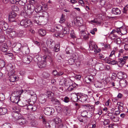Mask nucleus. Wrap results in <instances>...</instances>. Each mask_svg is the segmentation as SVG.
Returning <instances> with one entry per match:
<instances>
[{
  "label": "nucleus",
  "mask_w": 128,
  "mask_h": 128,
  "mask_svg": "<svg viewBox=\"0 0 128 128\" xmlns=\"http://www.w3.org/2000/svg\"><path fill=\"white\" fill-rule=\"evenodd\" d=\"M128 58V56H123L122 58H121L118 59V62L114 60H108L107 61V62L109 64H111L114 65L117 64L119 67H121L124 64H125L126 60Z\"/></svg>",
  "instance_id": "obj_1"
},
{
  "label": "nucleus",
  "mask_w": 128,
  "mask_h": 128,
  "mask_svg": "<svg viewBox=\"0 0 128 128\" xmlns=\"http://www.w3.org/2000/svg\"><path fill=\"white\" fill-rule=\"evenodd\" d=\"M79 100L83 103H88V96L87 95L82 93H79L78 96Z\"/></svg>",
  "instance_id": "obj_2"
},
{
  "label": "nucleus",
  "mask_w": 128,
  "mask_h": 128,
  "mask_svg": "<svg viewBox=\"0 0 128 128\" xmlns=\"http://www.w3.org/2000/svg\"><path fill=\"white\" fill-rule=\"evenodd\" d=\"M98 48L97 46L92 41H90L89 43V50L91 52H95Z\"/></svg>",
  "instance_id": "obj_3"
},
{
  "label": "nucleus",
  "mask_w": 128,
  "mask_h": 128,
  "mask_svg": "<svg viewBox=\"0 0 128 128\" xmlns=\"http://www.w3.org/2000/svg\"><path fill=\"white\" fill-rule=\"evenodd\" d=\"M20 23L21 26L26 28L32 24V22L29 20L22 19L20 21Z\"/></svg>",
  "instance_id": "obj_4"
},
{
  "label": "nucleus",
  "mask_w": 128,
  "mask_h": 128,
  "mask_svg": "<svg viewBox=\"0 0 128 128\" xmlns=\"http://www.w3.org/2000/svg\"><path fill=\"white\" fill-rule=\"evenodd\" d=\"M62 82L65 86H67L72 85V81L70 80L68 78L62 80L60 82V83L62 85L63 84H62Z\"/></svg>",
  "instance_id": "obj_5"
},
{
  "label": "nucleus",
  "mask_w": 128,
  "mask_h": 128,
  "mask_svg": "<svg viewBox=\"0 0 128 128\" xmlns=\"http://www.w3.org/2000/svg\"><path fill=\"white\" fill-rule=\"evenodd\" d=\"M16 14L14 12H11L8 15V20L10 22H16Z\"/></svg>",
  "instance_id": "obj_6"
},
{
  "label": "nucleus",
  "mask_w": 128,
  "mask_h": 128,
  "mask_svg": "<svg viewBox=\"0 0 128 128\" xmlns=\"http://www.w3.org/2000/svg\"><path fill=\"white\" fill-rule=\"evenodd\" d=\"M54 112V110L52 108L46 107L44 109V112L46 115L50 116Z\"/></svg>",
  "instance_id": "obj_7"
},
{
  "label": "nucleus",
  "mask_w": 128,
  "mask_h": 128,
  "mask_svg": "<svg viewBox=\"0 0 128 128\" xmlns=\"http://www.w3.org/2000/svg\"><path fill=\"white\" fill-rule=\"evenodd\" d=\"M46 44L48 47L50 48H53L56 44L55 41L51 39L47 40Z\"/></svg>",
  "instance_id": "obj_8"
},
{
  "label": "nucleus",
  "mask_w": 128,
  "mask_h": 128,
  "mask_svg": "<svg viewBox=\"0 0 128 128\" xmlns=\"http://www.w3.org/2000/svg\"><path fill=\"white\" fill-rule=\"evenodd\" d=\"M6 68L7 71H10V73H13V74L15 72V71L14 70L15 69V67L14 64L9 63L7 65Z\"/></svg>",
  "instance_id": "obj_9"
},
{
  "label": "nucleus",
  "mask_w": 128,
  "mask_h": 128,
  "mask_svg": "<svg viewBox=\"0 0 128 128\" xmlns=\"http://www.w3.org/2000/svg\"><path fill=\"white\" fill-rule=\"evenodd\" d=\"M21 44L20 43L17 44L13 48L14 52L16 53H19L21 50Z\"/></svg>",
  "instance_id": "obj_10"
},
{
  "label": "nucleus",
  "mask_w": 128,
  "mask_h": 128,
  "mask_svg": "<svg viewBox=\"0 0 128 128\" xmlns=\"http://www.w3.org/2000/svg\"><path fill=\"white\" fill-rule=\"evenodd\" d=\"M80 36L81 37L83 38L84 40H87L89 38V35H90L88 32H86L84 30H81L80 31Z\"/></svg>",
  "instance_id": "obj_11"
},
{
  "label": "nucleus",
  "mask_w": 128,
  "mask_h": 128,
  "mask_svg": "<svg viewBox=\"0 0 128 128\" xmlns=\"http://www.w3.org/2000/svg\"><path fill=\"white\" fill-rule=\"evenodd\" d=\"M30 57L26 55L22 57V60L23 62L26 64H29L30 61L31 59H30Z\"/></svg>",
  "instance_id": "obj_12"
},
{
  "label": "nucleus",
  "mask_w": 128,
  "mask_h": 128,
  "mask_svg": "<svg viewBox=\"0 0 128 128\" xmlns=\"http://www.w3.org/2000/svg\"><path fill=\"white\" fill-rule=\"evenodd\" d=\"M10 76L9 78V80L11 82H14L15 81H16L18 80V78H17L16 75L13 73H10Z\"/></svg>",
  "instance_id": "obj_13"
},
{
  "label": "nucleus",
  "mask_w": 128,
  "mask_h": 128,
  "mask_svg": "<svg viewBox=\"0 0 128 128\" xmlns=\"http://www.w3.org/2000/svg\"><path fill=\"white\" fill-rule=\"evenodd\" d=\"M0 26L4 30H7L8 27V24L3 20L0 21Z\"/></svg>",
  "instance_id": "obj_14"
},
{
  "label": "nucleus",
  "mask_w": 128,
  "mask_h": 128,
  "mask_svg": "<svg viewBox=\"0 0 128 128\" xmlns=\"http://www.w3.org/2000/svg\"><path fill=\"white\" fill-rule=\"evenodd\" d=\"M0 49L1 50L4 52H6L8 49V47L7 44L5 43L0 44Z\"/></svg>",
  "instance_id": "obj_15"
},
{
  "label": "nucleus",
  "mask_w": 128,
  "mask_h": 128,
  "mask_svg": "<svg viewBox=\"0 0 128 128\" xmlns=\"http://www.w3.org/2000/svg\"><path fill=\"white\" fill-rule=\"evenodd\" d=\"M24 91L22 90H19L17 91H14L12 93L11 95L13 96L14 95L15 97H18V98H20V95Z\"/></svg>",
  "instance_id": "obj_16"
},
{
  "label": "nucleus",
  "mask_w": 128,
  "mask_h": 128,
  "mask_svg": "<svg viewBox=\"0 0 128 128\" xmlns=\"http://www.w3.org/2000/svg\"><path fill=\"white\" fill-rule=\"evenodd\" d=\"M54 122L56 124H60L59 126V128H62L63 125L62 124H61V119L58 118H56L54 119Z\"/></svg>",
  "instance_id": "obj_17"
},
{
  "label": "nucleus",
  "mask_w": 128,
  "mask_h": 128,
  "mask_svg": "<svg viewBox=\"0 0 128 128\" xmlns=\"http://www.w3.org/2000/svg\"><path fill=\"white\" fill-rule=\"evenodd\" d=\"M10 100L13 103L18 104V102L20 100V98L18 97H16L14 96V95L12 96L11 95L10 97Z\"/></svg>",
  "instance_id": "obj_18"
},
{
  "label": "nucleus",
  "mask_w": 128,
  "mask_h": 128,
  "mask_svg": "<svg viewBox=\"0 0 128 128\" xmlns=\"http://www.w3.org/2000/svg\"><path fill=\"white\" fill-rule=\"evenodd\" d=\"M79 93H78L76 94L72 95L71 98L72 100L75 102H78L79 100Z\"/></svg>",
  "instance_id": "obj_19"
},
{
  "label": "nucleus",
  "mask_w": 128,
  "mask_h": 128,
  "mask_svg": "<svg viewBox=\"0 0 128 128\" xmlns=\"http://www.w3.org/2000/svg\"><path fill=\"white\" fill-rule=\"evenodd\" d=\"M112 13L115 14H120L121 13L120 10L117 8H112L111 12Z\"/></svg>",
  "instance_id": "obj_20"
},
{
  "label": "nucleus",
  "mask_w": 128,
  "mask_h": 128,
  "mask_svg": "<svg viewBox=\"0 0 128 128\" xmlns=\"http://www.w3.org/2000/svg\"><path fill=\"white\" fill-rule=\"evenodd\" d=\"M44 60L39 62H38L37 64L38 67L40 68H42L45 67L46 66V62L45 61H44V58H43Z\"/></svg>",
  "instance_id": "obj_21"
},
{
  "label": "nucleus",
  "mask_w": 128,
  "mask_h": 128,
  "mask_svg": "<svg viewBox=\"0 0 128 128\" xmlns=\"http://www.w3.org/2000/svg\"><path fill=\"white\" fill-rule=\"evenodd\" d=\"M15 117L17 120V122L19 124L22 125L25 123V120L24 118H19L18 119L17 116L16 117L15 116Z\"/></svg>",
  "instance_id": "obj_22"
},
{
  "label": "nucleus",
  "mask_w": 128,
  "mask_h": 128,
  "mask_svg": "<svg viewBox=\"0 0 128 128\" xmlns=\"http://www.w3.org/2000/svg\"><path fill=\"white\" fill-rule=\"evenodd\" d=\"M119 118L116 115L114 114L113 116L110 118V120L112 121L116 122L118 121L119 120Z\"/></svg>",
  "instance_id": "obj_23"
},
{
  "label": "nucleus",
  "mask_w": 128,
  "mask_h": 128,
  "mask_svg": "<svg viewBox=\"0 0 128 128\" xmlns=\"http://www.w3.org/2000/svg\"><path fill=\"white\" fill-rule=\"evenodd\" d=\"M24 7L25 8H27V9H28L33 11H34L35 9L34 6L32 4H28L27 6H25Z\"/></svg>",
  "instance_id": "obj_24"
},
{
  "label": "nucleus",
  "mask_w": 128,
  "mask_h": 128,
  "mask_svg": "<svg viewBox=\"0 0 128 128\" xmlns=\"http://www.w3.org/2000/svg\"><path fill=\"white\" fill-rule=\"evenodd\" d=\"M47 96L48 98L52 100L54 98V94L51 91H48L47 92Z\"/></svg>",
  "instance_id": "obj_25"
},
{
  "label": "nucleus",
  "mask_w": 128,
  "mask_h": 128,
  "mask_svg": "<svg viewBox=\"0 0 128 128\" xmlns=\"http://www.w3.org/2000/svg\"><path fill=\"white\" fill-rule=\"evenodd\" d=\"M7 112V109L5 108H0V115L5 114Z\"/></svg>",
  "instance_id": "obj_26"
},
{
  "label": "nucleus",
  "mask_w": 128,
  "mask_h": 128,
  "mask_svg": "<svg viewBox=\"0 0 128 128\" xmlns=\"http://www.w3.org/2000/svg\"><path fill=\"white\" fill-rule=\"evenodd\" d=\"M126 80L123 79L120 81V86L122 87H124L126 85Z\"/></svg>",
  "instance_id": "obj_27"
},
{
  "label": "nucleus",
  "mask_w": 128,
  "mask_h": 128,
  "mask_svg": "<svg viewBox=\"0 0 128 128\" xmlns=\"http://www.w3.org/2000/svg\"><path fill=\"white\" fill-rule=\"evenodd\" d=\"M42 121L44 124L45 125V126L46 128H50V124L49 123L46 121V119L42 118Z\"/></svg>",
  "instance_id": "obj_28"
},
{
  "label": "nucleus",
  "mask_w": 128,
  "mask_h": 128,
  "mask_svg": "<svg viewBox=\"0 0 128 128\" xmlns=\"http://www.w3.org/2000/svg\"><path fill=\"white\" fill-rule=\"evenodd\" d=\"M82 106L86 110H89L90 108H94L93 107H91L89 104H83Z\"/></svg>",
  "instance_id": "obj_29"
},
{
  "label": "nucleus",
  "mask_w": 128,
  "mask_h": 128,
  "mask_svg": "<svg viewBox=\"0 0 128 128\" xmlns=\"http://www.w3.org/2000/svg\"><path fill=\"white\" fill-rule=\"evenodd\" d=\"M38 34L41 36L42 37L44 36L46 34V31L42 29H41L38 31Z\"/></svg>",
  "instance_id": "obj_30"
},
{
  "label": "nucleus",
  "mask_w": 128,
  "mask_h": 128,
  "mask_svg": "<svg viewBox=\"0 0 128 128\" xmlns=\"http://www.w3.org/2000/svg\"><path fill=\"white\" fill-rule=\"evenodd\" d=\"M42 10V6L40 5H38L36 6L35 10L36 12L38 13L40 12Z\"/></svg>",
  "instance_id": "obj_31"
},
{
  "label": "nucleus",
  "mask_w": 128,
  "mask_h": 128,
  "mask_svg": "<svg viewBox=\"0 0 128 128\" xmlns=\"http://www.w3.org/2000/svg\"><path fill=\"white\" fill-rule=\"evenodd\" d=\"M54 48V51L56 52H58L60 50V43H58L55 44Z\"/></svg>",
  "instance_id": "obj_32"
},
{
  "label": "nucleus",
  "mask_w": 128,
  "mask_h": 128,
  "mask_svg": "<svg viewBox=\"0 0 128 128\" xmlns=\"http://www.w3.org/2000/svg\"><path fill=\"white\" fill-rule=\"evenodd\" d=\"M42 76L44 78L48 79L50 78V74L46 72H44L42 74Z\"/></svg>",
  "instance_id": "obj_33"
},
{
  "label": "nucleus",
  "mask_w": 128,
  "mask_h": 128,
  "mask_svg": "<svg viewBox=\"0 0 128 128\" xmlns=\"http://www.w3.org/2000/svg\"><path fill=\"white\" fill-rule=\"evenodd\" d=\"M124 73L122 72H119L118 73L117 76L118 78L120 79H122L124 77Z\"/></svg>",
  "instance_id": "obj_34"
},
{
  "label": "nucleus",
  "mask_w": 128,
  "mask_h": 128,
  "mask_svg": "<svg viewBox=\"0 0 128 128\" xmlns=\"http://www.w3.org/2000/svg\"><path fill=\"white\" fill-rule=\"evenodd\" d=\"M34 59L36 60V61L38 62H40L43 61L42 58L40 56H36L34 57Z\"/></svg>",
  "instance_id": "obj_35"
},
{
  "label": "nucleus",
  "mask_w": 128,
  "mask_h": 128,
  "mask_svg": "<svg viewBox=\"0 0 128 128\" xmlns=\"http://www.w3.org/2000/svg\"><path fill=\"white\" fill-rule=\"evenodd\" d=\"M112 86H120V81H118V80H115L114 82H112L111 83Z\"/></svg>",
  "instance_id": "obj_36"
},
{
  "label": "nucleus",
  "mask_w": 128,
  "mask_h": 128,
  "mask_svg": "<svg viewBox=\"0 0 128 128\" xmlns=\"http://www.w3.org/2000/svg\"><path fill=\"white\" fill-rule=\"evenodd\" d=\"M63 34H68L70 32V28L68 27H65L63 29Z\"/></svg>",
  "instance_id": "obj_37"
},
{
  "label": "nucleus",
  "mask_w": 128,
  "mask_h": 128,
  "mask_svg": "<svg viewBox=\"0 0 128 128\" xmlns=\"http://www.w3.org/2000/svg\"><path fill=\"white\" fill-rule=\"evenodd\" d=\"M54 29L58 32H60L63 28L62 26L61 25H58L55 26L54 28Z\"/></svg>",
  "instance_id": "obj_38"
},
{
  "label": "nucleus",
  "mask_w": 128,
  "mask_h": 128,
  "mask_svg": "<svg viewBox=\"0 0 128 128\" xmlns=\"http://www.w3.org/2000/svg\"><path fill=\"white\" fill-rule=\"evenodd\" d=\"M69 87L68 88V90L69 91H71L75 87V84H72V85L68 86Z\"/></svg>",
  "instance_id": "obj_39"
},
{
  "label": "nucleus",
  "mask_w": 128,
  "mask_h": 128,
  "mask_svg": "<svg viewBox=\"0 0 128 128\" xmlns=\"http://www.w3.org/2000/svg\"><path fill=\"white\" fill-rule=\"evenodd\" d=\"M26 2V0H19L17 4H18L20 6H24Z\"/></svg>",
  "instance_id": "obj_40"
},
{
  "label": "nucleus",
  "mask_w": 128,
  "mask_h": 128,
  "mask_svg": "<svg viewBox=\"0 0 128 128\" xmlns=\"http://www.w3.org/2000/svg\"><path fill=\"white\" fill-rule=\"evenodd\" d=\"M24 33V32L23 30H21L17 33L16 34L18 36L20 37L23 36Z\"/></svg>",
  "instance_id": "obj_41"
},
{
  "label": "nucleus",
  "mask_w": 128,
  "mask_h": 128,
  "mask_svg": "<svg viewBox=\"0 0 128 128\" xmlns=\"http://www.w3.org/2000/svg\"><path fill=\"white\" fill-rule=\"evenodd\" d=\"M27 9V10L26 9H24V10L26 13L28 15H30L32 14L34 12V11H32L28 9Z\"/></svg>",
  "instance_id": "obj_42"
},
{
  "label": "nucleus",
  "mask_w": 128,
  "mask_h": 128,
  "mask_svg": "<svg viewBox=\"0 0 128 128\" xmlns=\"http://www.w3.org/2000/svg\"><path fill=\"white\" fill-rule=\"evenodd\" d=\"M5 66V63L2 60L0 59V68L4 67Z\"/></svg>",
  "instance_id": "obj_43"
},
{
  "label": "nucleus",
  "mask_w": 128,
  "mask_h": 128,
  "mask_svg": "<svg viewBox=\"0 0 128 128\" xmlns=\"http://www.w3.org/2000/svg\"><path fill=\"white\" fill-rule=\"evenodd\" d=\"M75 25L76 26H78L81 25V24L80 20L76 19L74 22Z\"/></svg>",
  "instance_id": "obj_44"
},
{
  "label": "nucleus",
  "mask_w": 128,
  "mask_h": 128,
  "mask_svg": "<svg viewBox=\"0 0 128 128\" xmlns=\"http://www.w3.org/2000/svg\"><path fill=\"white\" fill-rule=\"evenodd\" d=\"M42 50L45 53H50V50L46 47H43L42 48Z\"/></svg>",
  "instance_id": "obj_45"
},
{
  "label": "nucleus",
  "mask_w": 128,
  "mask_h": 128,
  "mask_svg": "<svg viewBox=\"0 0 128 128\" xmlns=\"http://www.w3.org/2000/svg\"><path fill=\"white\" fill-rule=\"evenodd\" d=\"M88 115V112L85 110L83 111L81 113V116L82 117H87Z\"/></svg>",
  "instance_id": "obj_46"
},
{
  "label": "nucleus",
  "mask_w": 128,
  "mask_h": 128,
  "mask_svg": "<svg viewBox=\"0 0 128 128\" xmlns=\"http://www.w3.org/2000/svg\"><path fill=\"white\" fill-rule=\"evenodd\" d=\"M12 9L14 11H18L19 10L18 7L16 5H14L12 7Z\"/></svg>",
  "instance_id": "obj_47"
},
{
  "label": "nucleus",
  "mask_w": 128,
  "mask_h": 128,
  "mask_svg": "<svg viewBox=\"0 0 128 128\" xmlns=\"http://www.w3.org/2000/svg\"><path fill=\"white\" fill-rule=\"evenodd\" d=\"M27 104H26L25 105H24L23 106H27V109L28 110H30V109L32 108V105L29 104V103L27 102Z\"/></svg>",
  "instance_id": "obj_48"
},
{
  "label": "nucleus",
  "mask_w": 128,
  "mask_h": 128,
  "mask_svg": "<svg viewBox=\"0 0 128 128\" xmlns=\"http://www.w3.org/2000/svg\"><path fill=\"white\" fill-rule=\"evenodd\" d=\"M74 60L72 58L68 60V62L70 65L73 64L74 62Z\"/></svg>",
  "instance_id": "obj_49"
},
{
  "label": "nucleus",
  "mask_w": 128,
  "mask_h": 128,
  "mask_svg": "<svg viewBox=\"0 0 128 128\" xmlns=\"http://www.w3.org/2000/svg\"><path fill=\"white\" fill-rule=\"evenodd\" d=\"M63 101L65 103H68L70 101V98L68 96H65L64 98Z\"/></svg>",
  "instance_id": "obj_50"
},
{
  "label": "nucleus",
  "mask_w": 128,
  "mask_h": 128,
  "mask_svg": "<svg viewBox=\"0 0 128 128\" xmlns=\"http://www.w3.org/2000/svg\"><path fill=\"white\" fill-rule=\"evenodd\" d=\"M5 40V38L4 36H0V44H2L4 41Z\"/></svg>",
  "instance_id": "obj_51"
},
{
  "label": "nucleus",
  "mask_w": 128,
  "mask_h": 128,
  "mask_svg": "<svg viewBox=\"0 0 128 128\" xmlns=\"http://www.w3.org/2000/svg\"><path fill=\"white\" fill-rule=\"evenodd\" d=\"M40 101L42 104L44 103L46 101V100L45 98L43 97H41L40 98Z\"/></svg>",
  "instance_id": "obj_52"
},
{
  "label": "nucleus",
  "mask_w": 128,
  "mask_h": 128,
  "mask_svg": "<svg viewBox=\"0 0 128 128\" xmlns=\"http://www.w3.org/2000/svg\"><path fill=\"white\" fill-rule=\"evenodd\" d=\"M4 95L2 93H0V101H3L5 99Z\"/></svg>",
  "instance_id": "obj_53"
},
{
  "label": "nucleus",
  "mask_w": 128,
  "mask_h": 128,
  "mask_svg": "<svg viewBox=\"0 0 128 128\" xmlns=\"http://www.w3.org/2000/svg\"><path fill=\"white\" fill-rule=\"evenodd\" d=\"M65 20L64 17L63 16V14H62L59 22L61 23H62L64 22L65 21Z\"/></svg>",
  "instance_id": "obj_54"
},
{
  "label": "nucleus",
  "mask_w": 128,
  "mask_h": 128,
  "mask_svg": "<svg viewBox=\"0 0 128 128\" xmlns=\"http://www.w3.org/2000/svg\"><path fill=\"white\" fill-rule=\"evenodd\" d=\"M31 125L32 126H36L37 125V122L35 121H33L30 123Z\"/></svg>",
  "instance_id": "obj_55"
},
{
  "label": "nucleus",
  "mask_w": 128,
  "mask_h": 128,
  "mask_svg": "<svg viewBox=\"0 0 128 128\" xmlns=\"http://www.w3.org/2000/svg\"><path fill=\"white\" fill-rule=\"evenodd\" d=\"M114 112H110L108 114V118L110 119L114 115Z\"/></svg>",
  "instance_id": "obj_56"
},
{
  "label": "nucleus",
  "mask_w": 128,
  "mask_h": 128,
  "mask_svg": "<svg viewBox=\"0 0 128 128\" xmlns=\"http://www.w3.org/2000/svg\"><path fill=\"white\" fill-rule=\"evenodd\" d=\"M64 111L66 114H70V111L68 108H66L64 110Z\"/></svg>",
  "instance_id": "obj_57"
},
{
  "label": "nucleus",
  "mask_w": 128,
  "mask_h": 128,
  "mask_svg": "<svg viewBox=\"0 0 128 128\" xmlns=\"http://www.w3.org/2000/svg\"><path fill=\"white\" fill-rule=\"evenodd\" d=\"M52 100L56 102L57 104L59 105L60 104V102L59 101L55 98H54Z\"/></svg>",
  "instance_id": "obj_58"
},
{
  "label": "nucleus",
  "mask_w": 128,
  "mask_h": 128,
  "mask_svg": "<svg viewBox=\"0 0 128 128\" xmlns=\"http://www.w3.org/2000/svg\"><path fill=\"white\" fill-rule=\"evenodd\" d=\"M18 1H19V0H10V2L11 3L13 4H17V2Z\"/></svg>",
  "instance_id": "obj_59"
},
{
  "label": "nucleus",
  "mask_w": 128,
  "mask_h": 128,
  "mask_svg": "<svg viewBox=\"0 0 128 128\" xmlns=\"http://www.w3.org/2000/svg\"><path fill=\"white\" fill-rule=\"evenodd\" d=\"M115 52V51L114 50H112V51L111 54L109 56L110 57H111L112 56H113L114 58H115V55H114V53Z\"/></svg>",
  "instance_id": "obj_60"
},
{
  "label": "nucleus",
  "mask_w": 128,
  "mask_h": 128,
  "mask_svg": "<svg viewBox=\"0 0 128 128\" xmlns=\"http://www.w3.org/2000/svg\"><path fill=\"white\" fill-rule=\"evenodd\" d=\"M115 41L118 44H120L121 43V40L120 38H118L115 40Z\"/></svg>",
  "instance_id": "obj_61"
},
{
  "label": "nucleus",
  "mask_w": 128,
  "mask_h": 128,
  "mask_svg": "<svg viewBox=\"0 0 128 128\" xmlns=\"http://www.w3.org/2000/svg\"><path fill=\"white\" fill-rule=\"evenodd\" d=\"M99 3L100 4L101 6H103L104 5L106 2L104 0H100Z\"/></svg>",
  "instance_id": "obj_62"
},
{
  "label": "nucleus",
  "mask_w": 128,
  "mask_h": 128,
  "mask_svg": "<svg viewBox=\"0 0 128 128\" xmlns=\"http://www.w3.org/2000/svg\"><path fill=\"white\" fill-rule=\"evenodd\" d=\"M52 126H50V128H55L56 126V124L54 122L52 124Z\"/></svg>",
  "instance_id": "obj_63"
},
{
  "label": "nucleus",
  "mask_w": 128,
  "mask_h": 128,
  "mask_svg": "<svg viewBox=\"0 0 128 128\" xmlns=\"http://www.w3.org/2000/svg\"><path fill=\"white\" fill-rule=\"evenodd\" d=\"M109 120L108 119H106V120H105L104 122V124H108L109 123Z\"/></svg>",
  "instance_id": "obj_64"
}]
</instances>
